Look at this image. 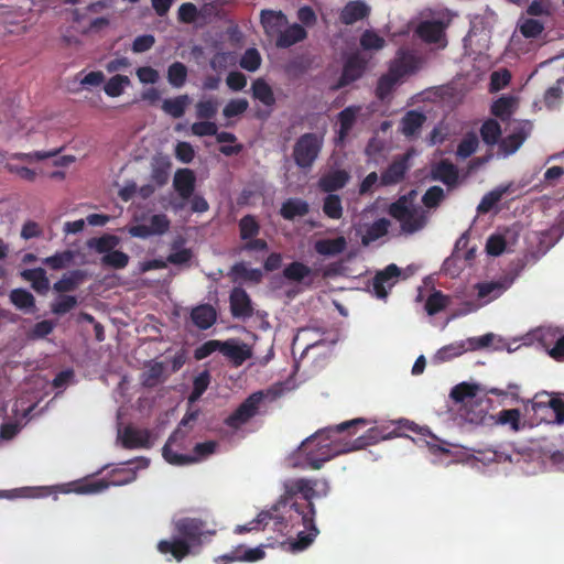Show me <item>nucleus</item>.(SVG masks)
<instances>
[{
    "label": "nucleus",
    "instance_id": "1",
    "mask_svg": "<svg viewBox=\"0 0 564 564\" xmlns=\"http://www.w3.org/2000/svg\"><path fill=\"white\" fill-rule=\"evenodd\" d=\"M366 423L367 421L365 419H354L334 426H327L318 430L315 434L303 441L297 449V453L303 455L306 462V465L301 467H308L311 469L318 470L323 467L324 463L338 454L362 449L381 440L403 436L404 431L417 432L419 429L414 422L401 419L393 423L395 427L388 434H383V431L379 427H372L369 429L366 434L354 440L351 445L348 446V444H345L343 448H339L337 440L335 438L337 434L344 432L351 433V429L359 425L365 426Z\"/></svg>",
    "mask_w": 564,
    "mask_h": 564
},
{
    "label": "nucleus",
    "instance_id": "2",
    "mask_svg": "<svg viewBox=\"0 0 564 564\" xmlns=\"http://www.w3.org/2000/svg\"><path fill=\"white\" fill-rule=\"evenodd\" d=\"M366 423L367 421L365 419H354L334 426H327L318 430L315 434L303 441L297 449V453L303 455L306 462V465L301 467H308L311 469L318 470L323 467L324 463L338 454L362 449L381 440L403 436L404 431L417 432L419 429L414 422L401 419L393 423L395 427L388 434H383V431L379 427H372L369 429L366 434L354 440L351 445L348 446V444H345L343 448H339L337 440L335 438L337 434L344 432L351 433V429L359 425L365 426Z\"/></svg>",
    "mask_w": 564,
    "mask_h": 564
},
{
    "label": "nucleus",
    "instance_id": "3",
    "mask_svg": "<svg viewBox=\"0 0 564 564\" xmlns=\"http://www.w3.org/2000/svg\"><path fill=\"white\" fill-rule=\"evenodd\" d=\"M329 486L325 479L294 478L284 482V494L273 506V511L285 517L286 527L303 525L304 530L297 532L292 550L307 549L318 535L315 524L316 509L313 500L326 497Z\"/></svg>",
    "mask_w": 564,
    "mask_h": 564
},
{
    "label": "nucleus",
    "instance_id": "4",
    "mask_svg": "<svg viewBox=\"0 0 564 564\" xmlns=\"http://www.w3.org/2000/svg\"><path fill=\"white\" fill-rule=\"evenodd\" d=\"M216 534V530L209 529L207 522L199 518L184 517L174 522V534L170 540H161L158 551L161 554H171L181 562L188 555L199 553L205 542Z\"/></svg>",
    "mask_w": 564,
    "mask_h": 564
},
{
    "label": "nucleus",
    "instance_id": "5",
    "mask_svg": "<svg viewBox=\"0 0 564 564\" xmlns=\"http://www.w3.org/2000/svg\"><path fill=\"white\" fill-rule=\"evenodd\" d=\"M389 215L398 220L401 231L412 235L421 230L426 223L425 216L411 203L406 195L400 196L388 208Z\"/></svg>",
    "mask_w": 564,
    "mask_h": 564
},
{
    "label": "nucleus",
    "instance_id": "6",
    "mask_svg": "<svg viewBox=\"0 0 564 564\" xmlns=\"http://www.w3.org/2000/svg\"><path fill=\"white\" fill-rule=\"evenodd\" d=\"M283 393L282 384L274 386L263 391H258L250 394L226 420L225 423L231 429H239L241 425L252 419L259 409L265 395H270L272 400L281 397Z\"/></svg>",
    "mask_w": 564,
    "mask_h": 564
},
{
    "label": "nucleus",
    "instance_id": "7",
    "mask_svg": "<svg viewBox=\"0 0 564 564\" xmlns=\"http://www.w3.org/2000/svg\"><path fill=\"white\" fill-rule=\"evenodd\" d=\"M324 139L314 132L302 134L294 143L293 160L294 163L303 170L311 169L322 151Z\"/></svg>",
    "mask_w": 564,
    "mask_h": 564
},
{
    "label": "nucleus",
    "instance_id": "8",
    "mask_svg": "<svg viewBox=\"0 0 564 564\" xmlns=\"http://www.w3.org/2000/svg\"><path fill=\"white\" fill-rule=\"evenodd\" d=\"M369 59L361 52L349 54L343 65L341 74L332 90H338L360 79L368 68Z\"/></svg>",
    "mask_w": 564,
    "mask_h": 564
},
{
    "label": "nucleus",
    "instance_id": "9",
    "mask_svg": "<svg viewBox=\"0 0 564 564\" xmlns=\"http://www.w3.org/2000/svg\"><path fill=\"white\" fill-rule=\"evenodd\" d=\"M172 437L169 438L171 441ZM217 447V443L215 441H207L203 443H197L194 446V455H185V454H178L174 452L171 446L170 442H167L163 449L162 454L164 459L175 466H184L189 465L193 463L198 462L199 459L207 457L208 455L215 453Z\"/></svg>",
    "mask_w": 564,
    "mask_h": 564
},
{
    "label": "nucleus",
    "instance_id": "10",
    "mask_svg": "<svg viewBox=\"0 0 564 564\" xmlns=\"http://www.w3.org/2000/svg\"><path fill=\"white\" fill-rule=\"evenodd\" d=\"M270 520L274 521V525L279 530L288 528L285 523V517L281 513L274 512L272 507L270 510L261 511L257 518L250 521L248 524L238 525L235 529V532L238 534H243L253 530H261L268 525Z\"/></svg>",
    "mask_w": 564,
    "mask_h": 564
},
{
    "label": "nucleus",
    "instance_id": "11",
    "mask_svg": "<svg viewBox=\"0 0 564 564\" xmlns=\"http://www.w3.org/2000/svg\"><path fill=\"white\" fill-rule=\"evenodd\" d=\"M400 274L401 270L394 263H391L382 271L377 272L372 280V288L376 295L380 299L386 297L388 295V290L395 284Z\"/></svg>",
    "mask_w": 564,
    "mask_h": 564
},
{
    "label": "nucleus",
    "instance_id": "12",
    "mask_svg": "<svg viewBox=\"0 0 564 564\" xmlns=\"http://www.w3.org/2000/svg\"><path fill=\"white\" fill-rule=\"evenodd\" d=\"M417 63L419 61L415 55L399 50L397 57L390 63L388 73L400 82L405 75L412 74L417 69Z\"/></svg>",
    "mask_w": 564,
    "mask_h": 564
},
{
    "label": "nucleus",
    "instance_id": "13",
    "mask_svg": "<svg viewBox=\"0 0 564 564\" xmlns=\"http://www.w3.org/2000/svg\"><path fill=\"white\" fill-rule=\"evenodd\" d=\"M409 154H403L394 159L388 167L381 173L380 183L383 186L395 185L403 181L409 165Z\"/></svg>",
    "mask_w": 564,
    "mask_h": 564
},
{
    "label": "nucleus",
    "instance_id": "14",
    "mask_svg": "<svg viewBox=\"0 0 564 564\" xmlns=\"http://www.w3.org/2000/svg\"><path fill=\"white\" fill-rule=\"evenodd\" d=\"M230 312L234 317L246 318L253 314L252 302L245 289L236 286L229 295Z\"/></svg>",
    "mask_w": 564,
    "mask_h": 564
},
{
    "label": "nucleus",
    "instance_id": "15",
    "mask_svg": "<svg viewBox=\"0 0 564 564\" xmlns=\"http://www.w3.org/2000/svg\"><path fill=\"white\" fill-rule=\"evenodd\" d=\"M220 352L228 358L235 367L241 366L252 356L250 348L246 344H240L235 339L220 341Z\"/></svg>",
    "mask_w": 564,
    "mask_h": 564
},
{
    "label": "nucleus",
    "instance_id": "16",
    "mask_svg": "<svg viewBox=\"0 0 564 564\" xmlns=\"http://www.w3.org/2000/svg\"><path fill=\"white\" fill-rule=\"evenodd\" d=\"M458 176L459 174L457 166L446 159L441 160L431 169L432 180L440 181L448 187H453L457 184Z\"/></svg>",
    "mask_w": 564,
    "mask_h": 564
},
{
    "label": "nucleus",
    "instance_id": "17",
    "mask_svg": "<svg viewBox=\"0 0 564 564\" xmlns=\"http://www.w3.org/2000/svg\"><path fill=\"white\" fill-rule=\"evenodd\" d=\"M150 436L147 429H137L129 425L122 432L121 443L126 448H147L151 445Z\"/></svg>",
    "mask_w": 564,
    "mask_h": 564
},
{
    "label": "nucleus",
    "instance_id": "18",
    "mask_svg": "<svg viewBox=\"0 0 564 564\" xmlns=\"http://www.w3.org/2000/svg\"><path fill=\"white\" fill-rule=\"evenodd\" d=\"M370 13V8L361 0L349 1L341 10L339 19L341 23L351 25L357 21L367 18Z\"/></svg>",
    "mask_w": 564,
    "mask_h": 564
},
{
    "label": "nucleus",
    "instance_id": "19",
    "mask_svg": "<svg viewBox=\"0 0 564 564\" xmlns=\"http://www.w3.org/2000/svg\"><path fill=\"white\" fill-rule=\"evenodd\" d=\"M445 24L437 20H427L419 24L416 33L424 42L436 44L444 37Z\"/></svg>",
    "mask_w": 564,
    "mask_h": 564
},
{
    "label": "nucleus",
    "instance_id": "20",
    "mask_svg": "<svg viewBox=\"0 0 564 564\" xmlns=\"http://www.w3.org/2000/svg\"><path fill=\"white\" fill-rule=\"evenodd\" d=\"M195 174L189 169L178 170L173 180V186L183 199H188L195 189Z\"/></svg>",
    "mask_w": 564,
    "mask_h": 564
},
{
    "label": "nucleus",
    "instance_id": "21",
    "mask_svg": "<svg viewBox=\"0 0 564 564\" xmlns=\"http://www.w3.org/2000/svg\"><path fill=\"white\" fill-rule=\"evenodd\" d=\"M307 37L306 30L299 23H293L285 30L281 31L275 40L279 48H289L292 45L302 42Z\"/></svg>",
    "mask_w": 564,
    "mask_h": 564
},
{
    "label": "nucleus",
    "instance_id": "22",
    "mask_svg": "<svg viewBox=\"0 0 564 564\" xmlns=\"http://www.w3.org/2000/svg\"><path fill=\"white\" fill-rule=\"evenodd\" d=\"M348 181V172H346L345 170H335L323 175L319 178L318 185L323 192L332 194L333 192H336L345 187Z\"/></svg>",
    "mask_w": 564,
    "mask_h": 564
},
{
    "label": "nucleus",
    "instance_id": "23",
    "mask_svg": "<svg viewBox=\"0 0 564 564\" xmlns=\"http://www.w3.org/2000/svg\"><path fill=\"white\" fill-rule=\"evenodd\" d=\"M313 65V58L308 54H300L289 59L283 70L290 78H300L307 73Z\"/></svg>",
    "mask_w": 564,
    "mask_h": 564
},
{
    "label": "nucleus",
    "instance_id": "24",
    "mask_svg": "<svg viewBox=\"0 0 564 564\" xmlns=\"http://www.w3.org/2000/svg\"><path fill=\"white\" fill-rule=\"evenodd\" d=\"M310 212V205L301 198H288L282 203L280 215L285 220H294L296 217H304Z\"/></svg>",
    "mask_w": 564,
    "mask_h": 564
},
{
    "label": "nucleus",
    "instance_id": "25",
    "mask_svg": "<svg viewBox=\"0 0 564 564\" xmlns=\"http://www.w3.org/2000/svg\"><path fill=\"white\" fill-rule=\"evenodd\" d=\"M475 288L478 292V299L485 300V303H489L502 295L509 288V283L506 281L480 282L477 283Z\"/></svg>",
    "mask_w": 564,
    "mask_h": 564
},
{
    "label": "nucleus",
    "instance_id": "26",
    "mask_svg": "<svg viewBox=\"0 0 564 564\" xmlns=\"http://www.w3.org/2000/svg\"><path fill=\"white\" fill-rule=\"evenodd\" d=\"M216 311L209 304L198 305L192 310L191 318L199 329H208L216 322Z\"/></svg>",
    "mask_w": 564,
    "mask_h": 564
},
{
    "label": "nucleus",
    "instance_id": "27",
    "mask_svg": "<svg viewBox=\"0 0 564 564\" xmlns=\"http://www.w3.org/2000/svg\"><path fill=\"white\" fill-rule=\"evenodd\" d=\"M426 117L416 110L408 111L401 119V132L405 137L415 135L425 122Z\"/></svg>",
    "mask_w": 564,
    "mask_h": 564
},
{
    "label": "nucleus",
    "instance_id": "28",
    "mask_svg": "<svg viewBox=\"0 0 564 564\" xmlns=\"http://www.w3.org/2000/svg\"><path fill=\"white\" fill-rule=\"evenodd\" d=\"M22 278L31 282L32 288L41 294H44L50 289V281L43 268L26 269L21 273Z\"/></svg>",
    "mask_w": 564,
    "mask_h": 564
},
{
    "label": "nucleus",
    "instance_id": "29",
    "mask_svg": "<svg viewBox=\"0 0 564 564\" xmlns=\"http://www.w3.org/2000/svg\"><path fill=\"white\" fill-rule=\"evenodd\" d=\"M229 276H231L234 282L241 279L253 283H260L263 274L260 269H249L245 262H237L231 267Z\"/></svg>",
    "mask_w": 564,
    "mask_h": 564
},
{
    "label": "nucleus",
    "instance_id": "30",
    "mask_svg": "<svg viewBox=\"0 0 564 564\" xmlns=\"http://www.w3.org/2000/svg\"><path fill=\"white\" fill-rule=\"evenodd\" d=\"M347 246L345 237L335 239H321L315 242V251L322 256H336L341 253Z\"/></svg>",
    "mask_w": 564,
    "mask_h": 564
},
{
    "label": "nucleus",
    "instance_id": "31",
    "mask_svg": "<svg viewBox=\"0 0 564 564\" xmlns=\"http://www.w3.org/2000/svg\"><path fill=\"white\" fill-rule=\"evenodd\" d=\"M391 223L387 218H380L373 221L365 231L361 237V242L364 246H368L371 242L382 238L389 231Z\"/></svg>",
    "mask_w": 564,
    "mask_h": 564
},
{
    "label": "nucleus",
    "instance_id": "32",
    "mask_svg": "<svg viewBox=\"0 0 564 564\" xmlns=\"http://www.w3.org/2000/svg\"><path fill=\"white\" fill-rule=\"evenodd\" d=\"M189 105L188 95H180L175 98L164 99L162 110L174 119L182 118Z\"/></svg>",
    "mask_w": 564,
    "mask_h": 564
},
{
    "label": "nucleus",
    "instance_id": "33",
    "mask_svg": "<svg viewBox=\"0 0 564 564\" xmlns=\"http://www.w3.org/2000/svg\"><path fill=\"white\" fill-rule=\"evenodd\" d=\"M359 110H360V107L349 106V107H346L345 109H343L338 113V122H339L338 134H339L340 140H344L348 135L350 130L352 129Z\"/></svg>",
    "mask_w": 564,
    "mask_h": 564
},
{
    "label": "nucleus",
    "instance_id": "34",
    "mask_svg": "<svg viewBox=\"0 0 564 564\" xmlns=\"http://www.w3.org/2000/svg\"><path fill=\"white\" fill-rule=\"evenodd\" d=\"M252 97L267 107L275 104V97L271 86L262 78H258L252 83Z\"/></svg>",
    "mask_w": 564,
    "mask_h": 564
},
{
    "label": "nucleus",
    "instance_id": "35",
    "mask_svg": "<svg viewBox=\"0 0 564 564\" xmlns=\"http://www.w3.org/2000/svg\"><path fill=\"white\" fill-rule=\"evenodd\" d=\"M502 134L501 126L496 119H487L480 127V137L489 147L496 145Z\"/></svg>",
    "mask_w": 564,
    "mask_h": 564
},
{
    "label": "nucleus",
    "instance_id": "36",
    "mask_svg": "<svg viewBox=\"0 0 564 564\" xmlns=\"http://www.w3.org/2000/svg\"><path fill=\"white\" fill-rule=\"evenodd\" d=\"M84 278L85 273L82 270H74L64 274L53 288L56 292H72L79 286Z\"/></svg>",
    "mask_w": 564,
    "mask_h": 564
},
{
    "label": "nucleus",
    "instance_id": "37",
    "mask_svg": "<svg viewBox=\"0 0 564 564\" xmlns=\"http://www.w3.org/2000/svg\"><path fill=\"white\" fill-rule=\"evenodd\" d=\"M510 185L499 186L489 193L485 194L477 206V212L479 214L489 213L503 197L505 194L509 192Z\"/></svg>",
    "mask_w": 564,
    "mask_h": 564
},
{
    "label": "nucleus",
    "instance_id": "38",
    "mask_svg": "<svg viewBox=\"0 0 564 564\" xmlns=\"http://www.w3.org/2000/svg\"><path fill=\"white\" fill-rule=\"evenodd\" d=\"M118 243L119 239L117 236L106 234L101 237L90 238L87 241V247L98 253L107 254L108 252L112 251Z\"/></svg>",
    "mask_w": 564,
    "mask_h": 564
},
{
    "label": "nucleus",
    "instance_id": "39",
    "mask_svg": "<svg viewBox=\"0 0 564 564\" xmlns=\"http://www.w3.org/2000/svg\"><path fill=\"white\" fill-rule=\"evenodd\" d=\"M239 237L241 240H250L251 238H256L259 236L261 227L256 216L246 215L243 216L239 223Z\"/></svg>",
    "mask_w": 564,
    "mask_h": 564
},
{
    "label": "nucleus",
    "instance_id": "40",
    "mask_svg": "<svg viewBox=\"0 0 564 564\" xmlns=\"http://www.w3.org/2000/svg\"><path fill=\"white\" fill-rule=\"evenodd\" d=\"M9 296L11 303L19 310L29 312L35 307L33 294L24 289H14Z\"/></svg>",
    "mask_w": 564,
    "mask_h": 564
},
{
    "label": "nucleus",
    "instance_id": "41",
    "mask_svg": "<svg viewBox=\"0 0 564 564\" xmlns=\"http://www.w3.org/2000/svg\"><path fill=\"white\" fill-rule=\"evenodd\" d=\"M479 391V386L476 383H468V382H460L456 384L449 393V397L456 402V403H463L466 402L469 399H473L476 397L477 392Z\"/></svg>",
    "mask_w": 564,
    "mask_h": 564
},
{
    "label": "nucleus",
    "instance_id": "42",
    "mask_svg": "<svg viewBox=\"0 0 564 564\" xmlns=\"http://www.w3.org/2000/svg\"><path fill=\"white\" fill-rule=\"evenodd\" d=\"M260 20L267 32L275 31L286 23V17L282 11L262 10Z\"/></svg>",
    "mask_w": 564,
    "mask_h": 564
},
{
    "label": "nucleus",
    "instance_id": "43",
    "mask_svg": "<svg viewBox=\"0 0 564 564\" xmlns=\"http://www.w3.org/2000/svg\"><path fill=\"white\" fill-rule=\"evenodd\" d=\"M449 304V296L443 294L441 291L434 290L425 302V311L429 315L433 316L445 310Z\"/></svg>",
    "mask_w": 564,
    "mask_h": 564
},
{
    "label": "nucleus",
    "instance_id": "44",
    "mask_svg": "<svg viewBox=\"0 0 564 564\" xmlns=\"http://www.w3.org/2000/svg\"><path fill=\"white\" fill-rule=\"evenodd\" d=\"M311 273V268L300 261L291 262L283 270V276L293 282H302Z\"/></svg>",
    "mask_w": 564,
    "mask_h": 564
},
{
    "label": "nucleus",
    "instance_id": "45",
    "mask_svg": "<svg viewBox=\"0 0 564 564\" xmlns=\"http://www.w3.org/2000/svg\"><path fill=\"white\" fill-rule=\"evenodd\" d=\"M399 80L395 79L392 75L389 73H386L381 75L378 79L377 87H376V97L384 101L390 97L392 91L394 90L395 86L398 85Z\"/></svg>",
    "mask_w": 564,
    "mask_h": 564
},
{
    "label": "nucleus",
    "instance_id": "46",
    "mask_svg": "<svg viewBox=\"0 0 564 564\" xmlns=\"http://www.w3.org/2000/svg\"><path fill=\"white\" fill-rule=\"evenodd\" d=\"M527 139V133L523 130L513 132L500 141V150L505 155L513 154Z\"/></svg>",
    "mask_w": 564,
    "mask_h": 564
},
{
    "label": "nucleus",
    "instance_id": "47",
    "mask_svg": "<svg viewBox=\"0 0 564 564\" xmlns=\"http://www.w3.org/2000/svg\"><path fill=\"white\" fill-rule=\"evenodd\" d=\"M187 78V67L181 62L172 63L167 68V80L175 87L184 86Z\"/></svg>",
    "mask_w": 564,
    "mask_h": 564
},
{
    "label": "nucleus",
    "instance_id": "48",
    "mask_svg": "<svg viewBox=\"0 0 564 564\" xmlns=\"http://www.w3.org/2000/svg\"><path fill=\"white\" fill-rule=\"evenodd\" d=\"M323 212L330 219H340L343 217L341 199L336 194H328L324 198Z\"/></svg>",
    "mask_w": 564,
    "mask_h": 564
},
{
    "label": "nucleus",
    "instance_id": "49",
    "mask_svg": "<svg viewBox=\"0 0 564 564\" xmlns=\"http://www.w3.org/2000/svg\"><path fill=\"white\" fill-rule=\"evenodd\" d=\"M360 46L365 51H379L384 47L386 40L372 30H366L360 35Z\"/></svg>",
    "mask_w": 564,
    "mask_h": 564
},
{
    "label": "nucleus",
    "instance_id": "50",
    "mask_svg": "<svg viewBox=\"0 0 564 564\" xmlns=\"http://www.w3.org/2000/svg\"><path fill=\"white\" fill-rule=\"evenodd\" d=\"M466 350L467 348L465 341L453 343L438 349L435 354V359L440 362H445L454 357L460 356Z\"/></svg>",
    "mask_w": 564,
    "mask_h": 564
},
{
    "label": "nucleus",
    "instance_id": "51",
    "mask_svg": "<svg viewBox=\"0 0 564 564\" xmlns=\"http://www.w3.org/2000/svg\"><path fill=\"white\" fill-rule=\"evenodd\" d=\"M479 144L478 137L475 132H468L459 142L457 147V155L462 159H467L477 151Z\"/></svg>",
    "mask_w": 564,
    "mask_h": 564
},
{
    "label": "nucleus",
    "instance_id": "52",
    "mask_svg": "<svg viewBox=\"0 0 564 564\" xmlns=\"http://www.w3.org/2000/svg\"><path fill=\"white\" fill-rule=\"evenodd\" d=\"M128 85H130L128 76L115 75L106 83L104 90L109 97H119Z\"/></svg>",
    "mask_w": 564,
    "mask_h": 564
},
{
    "label": "nucleus",
    "instance_id": "53",
    "mask_svg": "<svg viewBox=\"0 0 564 564\" xmlns=\"http://www.w3.org/2000/svg\"><path fill=\"white\" fill-rule=\"evenodd\" d=\"M129 263V256L120 250H112L101 258V264L104 267L112 269H123Z\"/></svg>",
    "mask_w": 564,
    "mask_h": 564
},
{
    "label": "nucleus",
    "instance_id": "54",
    "mask_svg": "<svg viewBox=\"0 0 564 564\" xmlns=\"http://www.w3.org/2000/svg\"><path fill=\"white\" fill-rule=\"evenodd\" d=\"M196 117L200 120H212L216 117L218 111L217 100L209 98L200 100L196 104Z\"/></svg>",
    "mask_w": 564,
    "mask_h": 564
},
{
    "label": "nucleus",
    "instance_id": "55",
    "mask_svg": "<svg viewBox=\"0 0 564 564\" xmlns=\"http://www.w3.org/2000/svg\"><path fill=\"white\" fill-rule=\"evenodd\" d=\"M262 58L254 47L247 48L242 54L239 65L248 72H256L261 65Z\"/></svg>",
    "mask_w": 564,
    "mask_h": 564
},
{
    "label": "nucleus",
    "instance_id": "56",
    "mask_svg": "<svg viewBox=\"0 0 564 564\" xmlns=\"http://www.w3.org/2000/svg\"><path fill=\"white\" fill-rule=\"evenodd\" d=\"M521 412L519 409L501 410L497 414V422L501 425H509L511 430H520Z\"/></svg>",
    "mask_w": 564,
    "mask_h": 564
},
{
    "label": "nucleus",
    "instance_id": "57",
    "mask_svg": "<svg viewBox=\"0 0 564 564\" xmlns=\"http://www.w3.org/2000/svg\"><path fill=\"white\" fill-rule=\"evenodd\" d=\"M490 112L501 120H507L512 112V98L500 97L490 107Z\"/></svg>",
    "mask_w": 564,
    "mask_h": 564
},
{
    "label": "nucleus",
    "instance_id": "58",
    "mask_svg": "<svg viewBox=\"0 0 564 564\" xmlns=\"http://www.w3.org/2000/svg\"><path fill=\"white\" fill-rule=\"evenodd\" d=\"M445 193L441 186H431L422 196V203L427 208L437 207L444 199Z\"/></svg>",
    "mask_w": 564,
    "mask_h": 564
},
{
    "label": "nucleus",
    "instance_id": "59",
    "mask_svg": "<svg viewBox=\"0 0 564 564\" xmlns=\"http://www.w3.org/2000/svg\"><path fill=\"white\" fill-rule=\"evenodd\" d=\"M210 383V375L208 371H203L198 376L194 378L193 381V390L191 393V401H195L199 399L203 393L207 390L208 386Z\"/></svg>",
    "mask_w": 564,
    "mask_h": 564
},
{
    "label": "nucleus",
    "instance_id": "60",
    "mask_svg": "<svg viewBox=\"0 0 564 564\" xmlns=\"http://www.w3.org/2000/svg\"><path fill=\"white\" fill-rule=\"evenodd\" d=\"M199 18L197 7L192 2H184L177 11V19L182 23L192 24Z\"/></svg>",
    "mask_w": 564,
    "mask_h": 564
},
{
    "label": "nucleus",
    "instance_id": "61",
    "mask_svg": "<svg viewBox=\"0 0 564 564\" xmlns=\"http://www.w3.org/2000/svg\"><path fill=\"white\" fill-rule=\"evenodd\" d=\"M77 305V299L74 295H62L51 305V311L56 315H63L72 311Z\"/></svg>",
    "mask_w": 564,
    "mask_h": 564
},
{
    "label": "nucleus",
    "instance_id": "62",
    "mask_svg": "<svg viewBox=\"0 0 564 564\" xmlns=\"http://www.w3.org/2000/svg\"><path fill=\"white\" fill-rule=\"evenodd\" d=\"M171 221L165 214H155L150 218V230L152 235H163L169 231Z\"/></svg>",
    "mask_w": 564,
    "mask_h": 564
},
{
    "label": "nucleus",
    "instance_id": "63",
    "mask_svg": "<svg viewBox=\"0 0 564 564\" xmlns=\"http://www.w3.org/2000/svg\"><path fill=\"white\" fill-rule=\"evenodd\" d=\"M507 241L501 235H491L487 239L486 251L492 257H498L506 250Z\"/></svg>",
    "mask_w": 564,
    "mask_h": 564
},
{
    "label": "nucleus",
    "instance_id": "64",
    "mask_svg": "<svg viewBox=\"0 0 564 564\" xmlns=\"http://www.w3.org/2000/svg\"><path fill=\"white\" fill-rule=\"evenodd\" d=\"M543 30V23L534 19H527L520 26L521 34L527 39L538 37Z\"/></svg>",
    "mask_w": 564,
    "mask_h": 564
}]
</instances>
